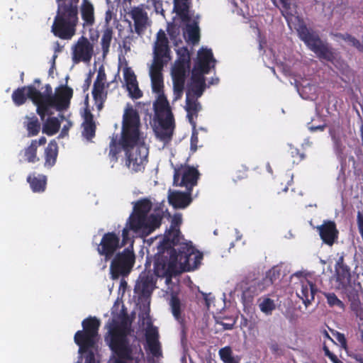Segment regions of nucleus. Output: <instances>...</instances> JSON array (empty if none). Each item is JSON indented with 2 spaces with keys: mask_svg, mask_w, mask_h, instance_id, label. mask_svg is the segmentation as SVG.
<instances>
[{
  "mask_svg": "<svg viewBox=\"0 0 363 363\" xmlns=\"http://www.w3.org/2000/svg\"><path fill=\"white\" fill-rule=\"evenodd\" d=\"M177 247H169L155 255L154 273L157 277H172L184 272L196 269L203 259V254L193 246L191 242L177 244Z\"/></svg>",
  "mask_w": 363,
  "mask_h": 363,
  "instance_id": "1",
  "label": "nucleus"
},
{
  "mask_svg": "<svg viewBox=\"0 0 363 363\" xmlns=\"http://www.w3.org/2000/svg\"><path fill=\"white\" fill-rule=\"evenodd\" d=\"M140 120L138 111L132 106L125 109L123 121L121 137L118 140L117 135L111 138L108 156L111 161L116 162L118 154L123 150L126 154L130 147L138 145L140 142Z\"/></svg>",
  "mask_w": 363,
  "mask_h": 363,
  "instance_id": "2",
  "label": "nucleus"
},
{
  "mask_svg": "<svg viewBox=\"0 0 363 363\" xmlns=\"http://www.w3.org/2000/svg\"><path fill=\"white\" fill-rule=\"evenodd\" d=\"M130 332V325L125 320H113L108 325L104 340L115 357L113 363L133 361V350L128 338Z\"/></svg>",
  "mask_w": 363,
  "mask_h": 363,
  "instance_id": "3",
  "label": "nucleus"
},
{
  "mask_svg": "<svg viewBox=\"0 0 363 363\" xmlns=\"http://www.w3.org/2000/svg\"><path fill=\"white\" fill-rule=\"evenodd\" d=\"M79 1L56 0L57 10L51 28L55 36L69 40L74 35L79 21Z\"/></svg>",
  "mask_w": 363,
  "mask_h": 363,
  "instance_id": "4",
  "label": "nucleus"
},
{
  "mask_svg": "<svg viewBox=\"0 0 363 363\" xmlns=\"http://www.w3.org/2000/svg\"><path fill=\"white\" fill-rule=\"evenodd\" d=\"M178 57L172 69L174 101L180 99L184 93L186 77L190 71V54L186 48L177 50Z\"/></svg>",
  "mask_w": 363,
  "mask_h": 363,
  "instance_id": "5",
  "label": "nucleus"
},
{
  "mask_svg": "<svg viewBox=\"0 0 363 363\" xmlns=\"http://www.w3.org/2000/svg\"><path fill=\"white\" fill-rule=\"evenodd\" d=\"M300 39L315 52L320 59L333 62L335 55L328 44L324 43L319 35L313 30L309 29L303 20L298 21L296 28Z\"/></svg>",
  "mask_w": 363,
  "mask_h": 363,
  "instance_id": "6",
  "label": "nucleus"
},
{
  "mask_svg": "<svg viewBox=\"0 0 363 363\" xmlns=\"http://www.w3.org/2000/svg\"><path fill=\"white\" fill-rule=\"evenodd\" d=\"M133 243V240H131L130 246L116 253L111 258L110 274L112 279L127 277L130 274L135 262Z\"/></svg>",
  "mask_w": 363,
  "mask_h": 363,
  "instance_id": "7",
  "label": "nucleus"
},
{
  "mask_svg": "<svg viewBox=\"0 0 363 363\" xmlns=\"http://www.w3.org/2000/svg\"><path fill=\"white\" fill-rule=\"evenodd\" d=\"M100 325V320L95 316H89L82 320V330L76 332L74 336V342L82 351L89 347H96Z\"/></svg>",
  "mask_w": 363,
  "mask_h": 363,
  "instance_id": "8",
  "label": "nucleus"
},
{
  "mask_svg": "<svg viewBox=\"0 0 363 363\" xmlns=\"http://www.w3.org/2000/svg\"><path fill=\"white\" fill-rule=\"evenodd\" d=\"M29 89L31 101L36 106V113L41 121H44L46 116H52L53 111L50 110V105L52 103L55 94L52 93L51 86L49 84H46L43 92H40L33 85H30Z\"/></svg>",
  "mask_w": 363,
  "mask_h": 363,
  "instance_id": "9",
  "label": "nucleus"
},
{
  "mask_svg": "<svg viewBox=\"0 0 363 363\" xmlns=\"http://www.w3.org/2000/svg\"><path fill=\"white\" fill-rule=\"evenodd\" d=\"M143 145V138L140 135V143L130 147L125 154L126 165L135 172H143L148 162V150Z\"/></svg>",
  "mask_w": 363,
  "mask_h": 363,
  "instance_id": "10",
  "label": "nucleus"
},
{
  "mask_svg": "<svg viewBox=\"0 0 363 363\" xmlns=\"http://www.w3.org/2000/svg\"><path fill=\"white\" fill-rule=\"evenodd\" d=\"M123 247L118 233L108 232L103 235L96 250L99 255L104 257L106 261L111 259L117 250Z\"/></svg>",
  "mask_w": 363,
  "mask_h": 363,
  "instance_id": "11",
  "label": "nucleus"
},
{
  "mask_svg": "<svg viewBox=\"0 0 363 363\" xmlns=\"http://www.w3.org/2000/svg\"><path fill=\"white\" fill-rule=\"evenodd\" d=\"M154 60L152 66L163 67L170 60V48L165 33L160 30L154 45Z\"/></svg>",
  "mask_w": 363,
  "mask_h": 363,
  "instance_id": "12",
  "label": "nucleus"
},
{
  "mask_svg": "<svg viewBox=\"0 0 363 363\" xmlns=\"http://www.w3.org/2000/svg\"><path fill=\"white\" fill-rule=\"evenodd\" d=\"M182 223V214L175 213L172 218L169 229L164 234L159 250L169 248V247H177V244L183 239L179 230Z\"/></svg>",
  "mask_w": 363,
  "mask_h": 363,
  "instance_id": "13",
  "label": "nucleus"
},
{
  "mask_svg": "<svg viewBox=\"0 0 363 363\" xmlns=\"http://www.w3.org/2000/svg\"><path fill=\"white\" fill-rule=\"evenodd\" d=\"M199 173L194 167H188L182 172L180 168L174 169L173 185L186 187L187 191H192L197 184Z\"/></svg>",
  "mask_w": 363,
  "mask_h": 363,
  "instance_id": "14",
  "label": "nucleus"
},
{
  "mask_svg": "<svg viewBox=\"0 0 363 363\" xmlns=\"http://www.w3.org/2000/svg\"><path fill=\"white\" fill-rule=\"evenodd\" d=\"M94 53V46L89 40L82 36L73 48L72 60L75 63L89 62Z\"/></svg>",
  "mask_w": 363,
  "mask_h": 363,
  "instance_id": "15",
  "label": "nucleus"
},
{
  "mask_svg": "<svg viewBox=\"0 0 363 363\" xmlns=\"http://www.w3.org/2000/svg\"><path fill=\"white\" fill-rule=\"evenodd\" d=\"M323 242L328 246H333L338 240L339 230L335 221L324 220L323 223L316 227Z\"/></svg>",
  "mask_w": 363,
  "mask_h": 363,
  "instance_id": "16",
  "label": "nucleus"
},
{
  "mask_svg": "<svg viewBox=\"0 0 363 363\" xmlns=\"http://www.w3.org/2000/svg\"><path fill=\"white\" fill-rule=\"evenodd\" d=\"M73 96V89L67 85H62L56 89L50 110L55 108L57 111H63L69 108L71 99Z\"/></svg>",
  "mask_w": 363,
  "mask_h": 363,
  "instance_id": "17",
  "label": "nucleus"
},
{
  "mask_svg": "<svg viewBox=\"0 0 363 363\" xmlns=\"http://www.w3.org/2000/svg\"><path fill=\"white\" fill-rule=\"evenodd\" d=\"M316 292L315 284L307 279H301L296 289L297 296L303 301L306 307H308L314 301Z\"/></svg>",
  "mask_w": 363,
  "mask_h": 363,
  "instance_id": "18",
  "label": "nucleus"
},
{
  "mask_svg": "<svg viewBox=\"0 0 363 363\" xmlns=\"http://www.w3.org/2000/svg\"><path fill=\"white\" fill-rule=\"evenodd\" d=\"M155 281L150 271L143 272L135 286V292L140 296L146 298L151 295L155 288Z\"/></svg>",
  "mask_w": 363,
  "mask_h": 363,
  "instance_id": "19",
  "label": "nucleus"
},
{
  "mask_svg": "<svg viewBox=\"0 0 363 363\" xmlns=\"http://www.w3.org/2000/svg\"><path fill=\"white\" fill-rule=\"evenodd\" d=\"M157 97L153 104L154 110L158 120L165 118L164 123L169 124L174 118L169 101L164 93L157 94Z\"/></svg>",
  "mask_w": 363,
  "mask_h": 363,
  "instance_id": "20",
  "label": "nucleus"
},
{
  "mask_svg": "<svg viewBox=\"0 0 363 363\" xmlns=\"http://www.w3.org/2000/svg\"><path fill=\"white\" fill-rule=\"evenodd\" d=\"M130 15L134 21L135 31L137 34L141 35L147 28L148 24V16L146 11L138 6L133 7Z\"/></svg>",
  "mask_w": 363,
  "mask_h": 363,
  "instance_id": "21",
  "label": "nucleus"
},
{
  "mask_svg": "<svg viewBox=\"0 0 363 363\" xmlns=\"http://www.w3.org/2000/svg\"><path fill=\"white\" fill-rule=\"evenodd\" d=\"M84 28H91L95 24L94 6L89 0H82L79 8Z\"/></svg>",
  "mask_w": 363,
  "mask_h": 363,
  "instance_id": "22",
  "label": "nucleus"
},
{
  "mask_svg": "<svg viewBox=\"0 0 363 363\" xmlns=\"http://www.w3.org/2000/svg\"><path fill=\"white\" fill-rule=\"evenodd\" d=\"M211 62L213 63L212 66L214 67L216 60L213 57L212 50L211 49L202 48L198 52L197 60L194 67H196L200 70H203L204 73H209Z\"/></svg>",
  "mask_w": 363,
  "mask_h": 363,
  "instance_id": "23",
  "label": "nucleus"
},
{
  "mask_svg": "<svg viewBox=\"0 0 363 363\" xmlns=\"http://www.w3.org/2000/svg\"><path fill=\"white\" fill-rule=\"evenodd\" d=\"M191 194V191L186 192L174 191L169 194V203L174 208H185L192 201Z\"/></svg>",
  "mask_w": 363,
  "mask_h": 363,
  "instance_id": "24",
  "label": "nucleus"
},
{
  "mask_svg": "<svg viewBox=\"0 0 363 363\" xmlns=\"http://www.w3.org/2000/svg\"><path fill=\"white\" fill-rule=\"evenodd\" d=\"M147 350L154 357L161 355V347L159 342V334L156 328L147 330L145 333Z\"/></svg>",
  "mask_w": 363,
  "mask_h": 363,
  "instance_id": "25",
  "label": "nucleus"
},
{
  "mask_svg": "<svg viewBox=\"0 0 363 363\" xmlns=\"http://www.w3.org/2000/svg\"><path fill=\"white\" fill-rule=\"evenodd\" d=\"M163 67L152 66L150 69L152 90L155 94L164 92Z\"/></svg>",
  "mask_w": 363,
  "mask_h": 363,
  "instance_id": "26",
  "label": "nucleus"
},
{
  "mask_svg": "<svg viewBox=\"0 0 363 363\" xmlns=\"http://www.w3.org/2000/svg\"><path fill=\"white\" fill-rule=\"evenodd\" d=\"M335 269L337 275V281L340 284H348L349 280L352 279L350 269L345 263L343 254L337 260Z\"/></svg>",
  "mask_w": 363,
  "mask_h": 363,
  "instance_id": "27",
  "label": "nucleus"
},
{
  "mask_svg": "<svg viewBox=\"0 0 363 363\" xmlns=\"http://www.w3.org/2000/svg\"><path fill=\"white\" fill-rule=\"evenodd\" d=\"M341 289L345 290L347 296L351 303L354 301H359V294L362 291V287L360 282L352 279L349 280L348 284H340Z\"/></svg>",
  "mask_w": 363,
  "mask_h": 363,
  "instance_id": "28",
  "label": "nucleus"
},
{
  "mask_svg": "<svg viewBox=\"0 0 363 363\" xmlns=\"http://www.w3.org/2000/svg\"><path fill=\"white\" fill-rule=\"evenodd\" d=\"M84 121L82 123L83 130L82 135L88 141H91L95 137L96 126L94 121L92 113L86 111L84 113Z\"/></svg>",
  "mask_w": 363,
  "mask_h": 363,
  "instance_id": "29",
  "label": "nucleus"
},
{
  "mask_svg": "<svg viewBox=\"0 0 363 363\" xmlns=\"http://www.w3.org/2000/svg\"><path fill=\"white\" fill-rule=\"evenodd\" d=\"M191 5V0H174L173 11L184 22H189L191 20L189 9Z\"/></svg>",
  "mask_w": 363,
  "mask_h": 363,
  "instance_id": "30",
  "label": "nucleus"
},
{
  "mask_svg": "<svg viewBox=\"0 0 363 363\" xmlns=\"http://www.w3.org/2000/svg\"><path fill=\"white\" fill-rule=\"evenodd\" d=\"M27 182L34 193H43L46 189L47 177L44 174L36 176L34 173L30 174L27 177Z\"/></svg>",
  "mask_w": 363,
  "mask_h": 363,
  "instance_id": "31",
  "label": "nucleus"
},
{
  "mask_svg": "<svg viewBox=\"0 0 363 363\" xmlns=\"http://www.w3.org/2000/svg\"><path fill=\"white\" fill-rule=\"evenodd\" d=\"M129 228L135 233H144L146 230V217L136 214L133 212L131 213L128 219L127 220Z\"/></svg>",
  "mask_w": 363,
  "mask_h": 363,
  "instance_id": "32",
  "label": "nucleus"
},
{
  "mask_svg": "<svg viewBox=\"0 0 363 363\" xmlns=\"http://www.w3.org/2000/svg\"><path fill=\"white\" fill-rule=\"evenodd\" d=\"M57 154V144L55 140H52L48 143L47 147L45 149V167L50 169L55 164Z\"/></svg>",
  "mask_w": 363,
  "mask_h": 363,
  "instance_id": "33",
  "label": "nucleus"
},
{
  "mask_svg": "<svg viewBox=\"0 0 363 363\" xmlns=\"http://www.w3.org/2000/svg\"><path fill=\"white\" fill-rule=\"evenodd\" d=\"M159 121L161 130L157 133V135L162 141L169 142L172 140L173 129L174 128V118H171L169 124L164 123L165 118H160Z\"/></svg>",
  "mask_w": 363,
  "mask_h": 363,
  "instance_id": "34",
  "label": "nucleus"
},
{
  "mask_svg": "<svg viewBox=\"0 0 363 363\" xmlns=\"http://www.w3.org/2000/svg\"><path fill=\"white\" fill-rule=\"evenodd\" d=\"M30 86V85L18 87L13 91L11 98L16 106H20L24 104L28 98L31 100V96H30L29 94Z\"/></svg>",
  "mask_w": 363,
  "mask_h": 363,
  "instance_id": "35",
  "label": "nucleus"
},
{
  "mask_svg": "<svg viewBox=\"0 0 363 363\" xmlns=\"http://www.w3.org/2000/svg\"><path fill=\"white\" fill-rule=\"evenodd\" d=\"M330 133L332 137L333 143H334V149L336 155L341 157L344 158V151L345 149V146L344 145L343 138L345 135H342L339 130H330Z\"/></svg>",
  "mask_w": 363,
  "mask_h": 363,
  "instance_id": "36",
  "label": "nucleus"
},
{
  "mask_svg": "<svg viewBox=\"0 0 363 363\" xmlns=\"http://www.w3.org/2000/svg\"><path fill=\"white\" fill-rule=\"evenodd\" d=\"M24 127L26 128L28 137L36 136L40 131L41 125L35 116H26Z\"/></svg>",
  "mask_w": 363,
  "mask_h": 363,
  "instance_id": "37",
  "label": "nucleus"
},
{
  "mask_svg": "<svg viewBox=\"0 0 363 363\" xmlns=\"http://www.w3.org/2000/svg\"><path fill=\"white\" fill-rule=\"evenodd\" d=\"M171 311L174 318L181 324L184 325V318L182 315V303L177 294H172L169 301Z\"/></svg>",
  "mask_w": 363,
  "mask_h": 363,
  "instance_id": "38",
  "label": "nucleus"
},
{
  "mask_svg": "<svg viewBox=\"0 0 363 363\" xmlns=\"http://www.w3.org/2000/svg\"><path fill=\"white\" fill-rule=\"evenodd\" d=\"M152 203L149 199H141L134 203L133 212L136 214L147 217L149 212L152 209Z\"/></svg>",
  "mask_w": 363,
  "mask_h": 363,
  "instance_id": "39",
  "label": "nucleus"
},
{
  "mask_svg": "<svg viewBox=\"0 0 363 363\" xmlns=\"http://www.w3.org/2000/svg\"><path fill=\"white\" fill-rule=\"evenodd\" d=\"M60 128V121L56 117H49L43 125V133L51 136L56 134Z\"/></svg>",
  "mask_w": 363,
  "mask_h": 363,
  "instance_id": "40",
  "label": "nucleus"
},
{
  "mask_svg": "<svg viewBox=\"0 0 363 363\" xmlns=\"http://www.w3.org/2000/svg\"><path fill=\"white\" fill-rule=\"evenodd\" d=\"M105 86L94 84L92 95L95 104L99 110L103 108L104 103L106 99V93L104 92Z\"/></svg>",
  "mask_w": 363,
  "mask_h": 363,
  "instance_id": "41",
  "label": "nucleus"
},
{
  "mask_svg": "<svg viewBox=\"0 0 363 363\" xmlns=\"http://www.w3.org/2000/svg\"><path fill=\"white\" fill-rule=\"evenodd\" d=\"M185 108L187 113H194L195 118H197L198 113L201 109L200 103L197 101L196 99H193L191 95H190V90H187L186 91Z\"/></svg>",
  "mask_w": 363,
  "mask_h": 363,
  "instance_id": "42",
  "label": "nucleus"
},
{
  "mask_svg": "<svg viewBox=\"0 0 363 363\" xmlns=\"http://www.w3.org/2000/svg\"><path fill=\"white\" fill-rule=\"evenodd\" d=\"M113 28L111 27H106L102 34L101 39V45L104 55H106L109 52L110 45L113 38Z\"/></svg>",
  "mask_w": 363,
  "mask_h": 363,
  "instance_id": "43",
  "label": "nucleus"
},
{
  "mask_svg": "<svg viewBox=\"0 0 363 363\" xmlns=\"http://www.w3.org/2000/svg\"><path fill=\"white\" fill-rule=\"evenodd\" d=\"M186 33L189 40L195 44L199 42L200 38V29L198 22L194 21L192 23L186 25Z\"/></svg>",
  "mask_w": 363,
  "mask_h": 363,
  "instance_id": "44",
  "label": "nucleus"
},
{
  "mask_svg": "<svg viewBox=\"0 0 363 363\" xmlns=\"http://www.w3.org/2000/svg\"><path fill=\"white\" fill-rule=\"evenodd\" d=\"M38 147H35V142L30 143V145L26 147L23 150V156L25 160L29 163H35L39 161V157L37 155Z\"/></svg>",
  "mask_w": 363,
  "mask_h": 363,
  "instance_id": "45",
  "label": "nucleus"
},
{
  "mask_svg": "<svg viewBox=\"0 0 363 363\" xmlns=\"http://www.w3.org/2000/svg\"><path fill=\"white\" fill-rule=\"evenodd\" d=\"M162 218L158 215L151 214L146 217V230L145 233L149 234L158 228L161 224Z\"/></svg>",
  "mask_w": 363,
  "mask_h": 363,
  "instance_id": "46",
  "label": "nucleus"
},
{
  "mask_svg": "<svg viewBox=\"0 0 363 363\" xmlns=\"http://www.w3.org/2000/svg\"><path fill=\"white\" fill-rule=\"evenodd\" d=\"M218 354L223 363H238L233 356V350L230 346L220 348Z\"/></svg>",
  "mask_w": 363,
  "mask_h": 363,
  "instance_id": "47",
  "label": "nucleus"
},
{
  "mask_svg": "<svg viewBox=\"0 0 363 363\" xmlns=\"http://www.w3.org/2000/svg\"><path fill=\"white\" fill-rule=\"evenodd\" d=\"M206 82H191L189 85L188 90H190V95L191 94L196 98L201 97L206 89Z\"/></svg>",
  "mask_w": 363,
  "mask_h": 363,
  "instance_id": "48",
  "label": "nucleus"
},
{
  "mask_svg": "<svg viewBox=\"0 0 363 363\" xmlns=\"http://www.w3.org/2000/svg\"><path fill=\"white\" fill-rule=\"evenodd\" d=\"M324 295L327 299L328 304L330 307L337 306L342 310L345 308L344 303L334 293H325Z\"/></svg>",
  "mask_w": 363,
  "mask_h": 363,
  "instance_id": "49",
  "label": "nucleus"
},
{
  "mask_svg": "<svg viewBox=\"0 0 363 363\" xmlns=\"http://www.w3.org/2000/svg\"><path fill=\"white\" fill-rule=\"evenodd\" d=\"M262 312L267 315L272 314V312L275 309V304L273 300L269 298H264L259 305Z\"/></svg>",
  "mask_w": 363,
  "mask_h": 363,
  "instance_id": "50",
  "label": "nucleus"
},
{
  "mask_svg": "<svg viewBox=\"0 0 363 363\" xmlns=\"http://www.w3.org/2000/svg\"><path fill=\"white\" fill-rule=\"evenodd\" d=\"M124 80L126 87L134 85L138 83L136 76L130 67H125L123 70Z\"/></svg>",
  "mask_w": 363,
  "mask_h": 363,
  "instance_id": "51",
  "label": "nucleus"
},
{
  "mask_svg": "<svg viewBox=\"0 0 363 363\" xmlns=\"http://www.w3.org/2000/svg\"><path fill=\"white\" fill-rule=\"evenodd\" d=\"M95 347H89L86 350L82 351L79 347V353L84 358V363H96L94 349Z\"/></svg>",
  "mask_w": 363,
  "mask_h": 363,
  "instance_id": "52",
  "label": "nucleus"
},
{
  "mask_svg": "<svg viewBox=\"0 0 363 363\" xmlns=\"http://www.w3.org/2000/svg\"><path fill=\"white\" fill-rule=\"evenodd\" d=\"M351 310L354 313L357 318H358V323H363V306L360 301H354L350 304Z\"/></svg>",
  "mask_w": 363,
  "mask_h": 363,
  "instance_id": "53",
  "label": "nucleus"
},
{
  "mask_svg": "<svg viewBox=\"0 0 363 363\" xmlns=\"http://www.w3.org/2000/svg\"><path fill=\"white\" fill-rule=\"evenodd\" d=\"M126 88L132 99H138L143 96V92L138 86V83H135L134 85L129 86Z\"/></svg>",
  "mask_w": 363,
  "mask_h": 363,
  "instance_id": "54",
  "label": "nucleus"
},
{
  "mask_svg": "<svg viewBox=\"0 0 363 363\" xmlns=\"http://www.w3.org/2000/svg\"><path fill=\"white\" fill-rule=\"evenodd\" d=\"M207 74L208 73H204L203 70H200L196 67H194L191 72V82H206L204 74Z\"/></svg>",
  "mask_w": 363,
  "mask_h": 363,
  "instance_id": "55",
  "label": "nucleus"
},
{
  "mask_svg": "<svg viewBox=\"0 0 363 363\" xmlns=\"http://www.w3.org/2000/svg\"><path fill=\"white\" fill-rule=\"evenodd\" d=\"M280 277V269L277 267H272L269 272L267 273V278H268L271 283L273 284L277 279H279Z\"/></svg>",
  "mask_w": 363,
  "mask_h": 363,
  "instance_id": "56",
  "label": "nucleus"
},
{
  "mask_svg": "<svg viewBox=\"0 0 363 363\" xmlns=\"http://www.w3.org/2000/svg\"><path fill=\"white\" fill-rule=\"evenodd\" d=\"M131 230V229L129 228V225L128 223H125V226L122 230V240H121V246L124 247L127 244H128L129 241L130 240V238L129 237V232Z\"/></svg>",
  "mask_w": 363,
  "mask_h": 363,
  "instance_id": "57",
  "label": "nucleus"
},
{
  "mask_svg": "<svg viewBox=\"0 0 363 363\" xmlns=\"http://www.w3.org/2000/svg\"><path fill=\"white\" fill-rule=\"evenodd\" d=\"M106 80V74L105 73L104 69L102 67H101V68H99V69L98 71L96 79L94 81V84L104 86Z\"/></svg>",
  "mask_w": 363,
  "mask_h": 363,
  "instance_id": "58",
  "label": "nucleus"
},
{
  "mask_svg": "<svg viewBox=\"0 0 363 363\" xmlns=\"http://www.w3.org/2000/svg\"><path fill=\"white\" fill-rule=\"evenodd\" d=\"M198 143H199V137H198V133L196 131H193L191 140H190V149L191 151L194 153L198 149Z\"/></svg>",
  "mask_w": 363,
  "mask_h": 363,
  "instance_id": "59",
  "label": "nucleus"
},
{
  "mask_svg": "<svg viewBox=\"0 0 363 363\" xmlns=\"http://www.w3.org/2000/svg\"><path fill=\"white\" fill-rule=\"evenodd\" d=\"M323 350L324 351L325 355L328 357L333 363H343L337 358L335 354L330 351L329 348L325 345H323Z\"/></svg>",
  "mask_w": 363,
  "mask_h": 363,
  "instance_id": "60",
  "label": "nucleus"
},
{
  "mask_svg": "<svg viewBox=\"0 0 363 363\" xmlns=\"http://www.w3.org/2000/svg\"><path fill=\"white\" fill-rule=\"evenodd\" d=\"M340 37L345 42H347L352 46L354 45L356 40H357L356 38H354V36H352V35L348 34V33L340 34Z\"/></svg>",
  "mask_w": 363,
  "mask_h": 363,
  "instance_id": "61",
  "label": "nucleus"
},
{
  "mask_svg": "<svg viewBox=\"0 0 363 363\" xmlns=\"http://www.w3.org/2000/svg\"><path fill=\"white\" fill-rule=\"evenodd\" d=\"M337 340L340 343L342 347L347 350V342L345 335L342 333H338L337 335Z\"/></svg>",
  "mask_w": 363,
  "mask_h": 363,
  "instance_id": "62",
  "label": "nucleus"
},
{
  "mask_svg": "<svg viewBox=\"0 0 363 363\" xmlns=\"http://www.w3.org/2000/svg\"><path fill=\"white\" fill-rule=\"evenodd\" d=\"M348 353L349 357L355 359L358 363H363V354L360 353L352 352Z\"/></svg>",
  "mask_w": 363,
  "mask_h": 363,
  "instance_id": "63",
  "label": "nucleus"
},
{
  "mask_svg": "<svg viewBox=\"0 0 363 363\" xmlns=\"http://www.w3.org/2000/svg\"><path fill=\"white\" fill-rule=\"evenodd\" d=\"M91 75L89 74L86 78V79L84 80V84L82 85V89L84 91H86L90 85H91Z\"/></svg>",
  "mask_w": 363,
  "mask_h": 363,
  "instance_id": "64",
  "label": "nucleus"
}]
</instances>
